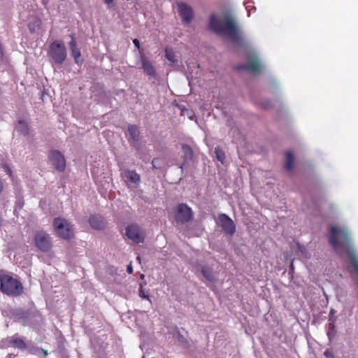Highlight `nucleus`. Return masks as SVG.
Masks as SVG:
<instances>
[{"mask_svg":"<svg viewBox=\"0 0 358 358\" xmlns=\"http://www.w3.org/2000/svg\"><path fill=\"white\" fill-rule=\"evenodd\" d=\"M208 28L214 33L226 36L234 44L243 46L245 39L236 20L231 14L225 13L222 18L213 13L208 18Z\"/></svg>","mask_w":358,"mask_h":358,"instance_id":"1","label":"nucleus"},{"mask_svg":"<svg viewBox=\"0 0 358 358\" xmlns=\"http://www.w3.org/2000/svg\"><path fill=\"white\" fill-rule=\"evenodd\" d=\"M328 241L338 254L346 252L351 266L358 275V255L352 245L348 231L343 228L332 226L330 227Z\"/></svg>","mask_w":358,"mask_h":358,"instance_id":"2","label":"nucleus"},{"mask_svg":"<svg viewBox=\"0 0 358 358\" xmlns=\"http://www.w3.org/2000/svg\"><path fill=\"white\" fill-rule=\"evenodd\" d=\"M24 288L22 282L8 274L0 275V291L10 297H18Z\"/></svg>","mask_w":358,"mask_h":358,"instance_id":"3","label":"nucleus"},{"mask_svg":"<svg viewBox=\"0 0 358 358\" xmlns=\"http://www.w3.org/2000/svg\"><path fill=\"white\" fill-rule=\"evenodd\" d=\"M53 227L56 234L64 239H70L74 236L73 226L66 220L60 218V217L54 220Z\"/></svg>","mask_w":358,"mask_h":358,"instance_id":"4","label":"nucleus"},{"mask_svg":"<svg viewBox=\"0 0 358 358\" xmlns=\"http://www.w3.org/2000/svg\"><path fill=\"white\" fill-rule=\"evenodd\" d=\"M34 242L36 248L42 252H48L51 250L52 246L51 236L43 230L35 232Z\"/></svg>","mask_w":358,"mask_h":358,"instance_id":"5","label":"nucleus"},{"mask_svg":"<svg viewBox=\"0 0 358 358\" xmlns=\"http://www.w3.org/2000/svg\"><path fill=\"white\" fill-rule=\"evenodd\" d=\"M49 55L57 64H62L66 58V50L64 44L53 41L49 46Z\"/></svg>","mask_w":358,"mask_h":358,"instance_id":"6","label":"nucleus"},{"mask_svg":"<svg viewBox=\"0 0 358 358\" xmlns=\"http://www.w3.org/2000/svg\"><path fill=\"white\" fill-rule=\"evenodd\" d=\"M48 159L51 166L59 172H64L66 167L64 155L57 150H51L48 154Z\"/></svg>","mask_w":358,"mask_h":358,"instance_id":"7","label":"nucleus"},{"mask_svg":"<svg viewBox=\"0 0 358 358\" xmlns=\"http://www.w3.org/2000/svg\"><path fill=\"white\" fill-rule=\"evenodd\" d=\"M175 217L178 222L182 224L189 222L193 219L192 210L187 204L180 203L177 206Z\"/></svg>","mask_w":358,"mask_h":358,"instance_id":"8","label":"nucleus"},{"mask_svg":"<svg viewBox=\"0 0 358 358\" xmlns=\"http://www.w3.org/2000/svg\"><path fill=\"white\" fill-rule=\"evenodd\" d=\"M218 221L223 231L231 236L236 233V224L231 217L226 213L218 215Z\"/></svg>","mask_w":358,"mask_h":358,"instance_id":"9","label":"nucleus"},{"mask_svg":"<svg viewBox=\"0 0 358 358\" xmlns=\"http://www.w3.org/2000/svg\"><path fill=\"white\" fill-rule=\"evenodd\" d=\"M126 234L136 244H139V243L144 241V236L141 231L140 227L136 224L129 225L126 228Z\"/></svg>","mask_w":358,"mask_h":358,"instance_id":"10","label":"nucleus"},{"mask_svg":"<svg viewBox=\"0 0 358 358\" xmlns=\"http://www.w3.org/2000/svg\"><path fill=\"white\" fill-rule=\"evenodd\" d=\"M236 69L245 70L254 74H257L261 69V63L259 62V59L255 56L252 57L247 64L237 66Z\"/></svg>","mask_w":358,"mask_h":358,"instance_id":"11","label":"nucleus"},{"mask_svg":"<svg viewBox=\"0 0 358 358\" xmlns=\"http://www.w3.org/2000/svg\"><path fill=\"white\" fill-rule=\"evenodd\" d=\"M178 7L179 10V14L182 18V22L185 24L189 23L194 16V13L192 8L184 3H178Z\"/></svg>","mask_w":358,"mask_h":358,"instance_id":"12","label":"nucleus"},{"mask_svg":"<svg viewBox=\"0 0 358 358\" xmlns=\"http://www.w3.org/2000/svg\"><path fill=\"white\" fill-rule=\"evenodd\" d=\"M126 181L133 185L134 187L138 186L141 182V176L135 171L125 170L122 174Z\"/></svg>","mask_w":358,"mask_h":358,"instance_id":"13","label":"nucleus"},{"mask_svg":"<svg viewBox=\"0 0 358 358\" xmlns=\"http://www.w3.org/2000/svg\"><path fill=\"white\" fill-rule=\"evenodd\" d=\"M90 226L95 229H102L105 223L101 215H91L89 220Z\"/></svg>","mask_w":358,"mask_h":358,"instance_id":"14","label":"nucleus"},{"mask_svg":"<svg viewBox=\"0 0 358 358\" xmlns=\"http://www.w3.org/2000/svg\"><path fill=\"white\" fill-rule=\"evenodd\" d=\"M142 68L145 73L150 77L156 76V69L151 62L147 59L142 60Z\"/></svg>","mask_w":358,"mask_h":358,"instance_id":"15","label":"nucleus"},{"mask_svg":"<svg viewBox=\"0 0 358 358\" xmlns=\"http://www.w3.org/2000/svg\"><path fill=\"white\" fill-rule=\"evenodd\" d=\"M8 341L10 345L20 349L24 350L27 347V345L23 339L17 336H13L10 338Z\"/></svg>","mask_w":358,"mask_h":358,"instance_id":"16","label":"nucleus"},{"mask_svg":"<svg viewBox=\"0 0 358 358\" xmlns=\"http://www.w3.org/2000/svg\"><path fill=\"white\" fill-rule=\"evenodd\" d=\"M184 162H190L193 158V151L191 147L186 144L182 145Z\"/></svg>","mask_w":358,"mask_h":358,"instance_id":"17","label":"nucleus"},{"mask_svg":"<svg viewBox=\"0 0 358 358\" xmlns=\"http://www.w3.org/2000/svg\"><path fill=\"white\" fill-rule=\"evenodd\" d=\"M14 316L19 320L27 321L30 317V313L24 309H19L15 311Z\"/></svg>","mask_w":358,"mask_h":358,"instance_id":"18","label":"nucleus"},{"mask_svg":"<svg viewBox=\"0 0 358 358\" xmlns=\"http://www.w3.org/2000/svg\"><path fill=\"white\" fill-rule=\"evenodd\" d=\"M127 131H129V135L133 141H137L138 140L139 129L136 125L129 124L127 127Z\"/></svg>","mask_w":358,"mask_h":358,"instance_id":"19","label":"nucleus"},{"mask_svg":"<svg viewBox=\"0 0 358 358\" xmlns=\"http://www.w3.org/2000/svg\"><path fill=\"white\" fill-rule=\"evenodd\" d=\"M294 163V156L291 151L285 152V169L289 171L292 170Z\"/></svg>","mask_w":358,"mask_h":358,"instance_id":"20","label":"nucleus"},{"mask_svg":"<svg viewBox=\"0 0 358 358\" xmlns=\"http://www.w3.org/2000/svg\"><path fill=\"white\" fill-rule=\"evenodd\" d=\"M201 273H202V275H203V277L208 280V281H213L214 280V276H213V270L211 268H210L209 266H203L201 269Z\"/></svg>","mask_w":358,"mask_h":358,"instance_id":"21","label":"nucleus"},{"mask_svg":"<svg viewBox=\"0 0 358 358\" xmlns=\"http://www.w3.org/2000/svg\"><path fill=\"white\" fill-rule=\"evenodd\" d=\"M215 154L217 159L219 160L223 164L225 162L226 158L224 151L221 148L216 147L215 148Z\"/></svg>","mask_w":358,"mask_h":358,"instance_id":"22","label":"nucleus"},{"mask_svg":"<svg viewBox=\"0 0 358 358\" xmlns=\"http://www.w3.org/2000/svg\"><path fill=\"white\" fill-rule=\"evenodd\" d=\"M72 52V56L74 58V62H76V64L78 65H81L83 62L80 59V52L79 49L77 48H73L71 50Z\"/></svg>","mask_w":358,"mask_h":358,"instance_id":"23","label":"nucleus"},{"mask_svg":"<svg viewBox=\"0 0 358 358\" xmlns=\"http://www.w3.org/2000/svg\"><path fill=\"white\" fill-rule=\"evenodd\" d=\"M18 131L22 133V135H27L29 132V127L28 124H27L24 120H20L19 121V127Z\"/></svg>","mask_w":358,"mask_h":358,"instance_id":"24","label":"nucleus"},{"mask_svg":"<svg viewBox=\"0 0 358 358\" xmlns=\"http://www.w3.org/2000/svg\"><path fill=\"white\" fill-rule=\"evenodd\" d=\"M165 57L166 58L171 62H176V55H175V53L173 50H169V49H166L165 50Z\"/></svg>","mask_w":358,"mask_h":358,"instance_id":"25","label":"nucleus"},{"mask_svg":"<svg viewBox=\"0 0 358 358\" xmlns=\"http://www.w3.org/2000/svg\"><path fill=\"white\" fill-rule=\"evenodd\" d=\"M138 294L142 299H145L150 301V295L148 293H146L143 289V287L141 285V287L138 291Z\"/></svg>","mask_w":358,"mask_h":358,"instance_id":"26","label":"nucleus"},{"mask_svg":"<svg viewBox=\"0 0 358 358\" xmlns=\"http://www.w3.org/2000/svg\"><path fill=\"white\" fill-rule=\"evenodd\" d=\"M324 355L326 358H335L333 351H329V350H326Z\"/></svg>","mask_w":358,"mask_h":358,"instance_id":"27","label":"nucleus"},{"mask_svg":"<svg viewBox=\"0 0 358 358\" xmlns=\"http://www.w3.org/2000/svg\"><path fill=\"white\" fill-rule=\"evenodd\" d=\"M71 38H72V40L69 42V46L71 48V50L77 48V44H76V41L74 39V36H71Z\"/></svg>","mask_w":358,"mask_h":358,"instance_id":"28","label":"nucleus"},{"mask_svg":"<svg viewBox=\"0 0 358 358\" xmlns=\"http://www.w3.org/2000/svg\"><path fill=\"white\" fill-rule=\"evenodd\" d=\"M134 45L138 48V49H140L141 48V45H140V42L137 39V38H134L133 39L132 41Z\"/></svg>","mask_w":358,"mask_h":358,"instance_id":"29","label":"nucleus"},{"mask_svg":"<svg viewBox=\"0 0 358 358\" xmlns=\"http://www.w3.org/2000/svg\"><path fill=\"white\" fill-rule=\"evenodd\" d=\"M329 329L331 331H334L335 329V324L334 322H330L329 323Z\"/></svg>","mask_w":358,"mask_h":358,"instance_id":"30","label":"nucleus"},{"mask_svg":"<svg viewBox=\"0 0 358 358\" xmlns=\"http://www.w3.org/2000/svg\"><path fill=\"white\" fill-rule=\"evenodd\" d=\"M127 272L129 274H131L133 273V268L131 264L127 266Z\"/></svg>","mask_w":358,"mask_h":358,"instance_id":"31","label":"nucleus"},{"mask_svg":"<svg viewBox=\"0 0 358 358\" xmlns=\"http://www.w3.org/2000/svg\"><path fill=\"white\" fill-rule=\"evenodd\" d=\"M113 1L114 0H102V1L106 5L111 4L113 2Z\"/></svg>","mask_w":358,"mask_h":358,"instance_id":"32","label":"nucleus"},{"mask_svg":"<svg viewBox=\"0 0 358 358\" xmlns=\"http://www.w3.org/2000/svg\"><path fill=\"white\" fill-rule=\"evenodd\" d=\"M43 352L44 356L46 357L48 355V351L47 350L43 349Z\"/></svg>","mask_w":358,"mask_h":358,"instance_id":"33","label":"nucleus"},{"mask_svg":"<svg viewBox=\"0 0 358 358\" xmlns=\"http://www.w3.org/2000/svg\"><path fill=\"white\" fill-rule=\"evenodd\" d=\"M2 189H3V185H2L1 181L0 180V193L2 192Z\"/></svg>","mask_w":358,"mask_h":358,"instance_id":"34","label":"nucleus"},{"mask_svg":"<svg viewBox=\"0 0 358 358\" xmlns=\"http://www.w3.org/2000/svg\"><path fill=\"white\" fill-rule=\"evenodd\" d=\"M14 357H15V355H12V354H9V355H8V358H13Z\"/></svg>","mask_w":358,"mask_h":358,"instance_id":"35","label":"nucleus"},{"mask_svg":"<svg viewBox=\"0 0 358 358\" xmlns=\"http://www.w3.org/2000/svg\"><path fill=\"white\" fill-rule=\"evenodd\" d=\"M155 163H156V159H154L152 161V165H153L154 168H155Z\"/></svg>","mask_w":358,"mask_h":358,"instance_id":"36","label":"nucleus"},{"mask_svg":"<svg viewBox=\"0 0 358 358\" xmlns=\"http://www.w3.org/2000/svg\"><path fill=\"white\" fill-rule=\"evenodd\" d=\"M137 259L140 262L141 261L140 257H137Z\"/></svg>","mask_w":358,"mask_h":358,"instance_id":"37","label":"nucleus"},{"mask_svg":"<svg viewBox=\"0 0 358 358\" xmlns=\"http://www.w3.org/2000/svg\"><path fill=\"white\" fill-rule=\"evenodd\" d=\"M331 313L334 314V310H331Z\"/></svg>","mask_w":358,"mask_h":358,"instance_id":"38","label":"nucleus"},{"mask_svg":"<svg viewBox=\"0 0 358 358\" xmlns=\"http://www.w3.org/2000/svg\"><path fill=\"white\" fill-rule=\"evenodd\" d=\"M331 313L334 314V310H331Z\"/></svg>","mask_w":358,"mask_h":358,"instance_id":"39","label":"nucleus"},{"mask_svg":"<svg viewBox=\"0 0 358 358\" xmlns=\"http://www.w3.org/2000/svg\"><path fill=\"white\" fill-rule=\"evenodd\" d=\"M1 94V86H0V95Z\"/></svg>","mask_w":358,"mask_h":358,"instance_id":"40","label":"nucleus"}]
</instances>
